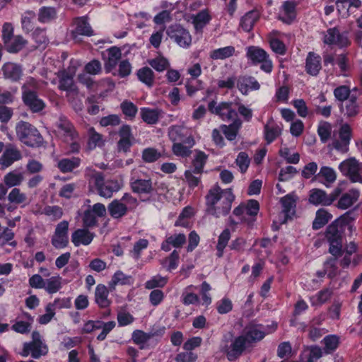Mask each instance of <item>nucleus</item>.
<instances>
[{"label": "nucleus", "instance_id": "13d9d810", "mask_svg": "<svg viewBox=\"0 0 362 362\" xmlns=\"http://www.w3.org/2000/svg\"><path fill=\"white\" fill-rule=\"evenodd\" d=\"M168 135L170 139L175 144L185 141L187 136L184 134V129L179 126L173 127L170 129Z\"/></svg>", "mask_w": 362, "mask_h": 362}, {"label": "nucleus", "instance_id": "6e6552de", "mask_svg": "<svg viewBox=\"0 0 362 362\" xmlns=\"http://www.w3.org/2000/svg\"><path fill=\"white\" fill-rule=\"evenodd\" d=\"M47 353L48 347L43 341L40 334L34 331L32 333V341L23 344L21 355L26 357L30 354L33 358L37 359Z\"/></svg>", "mask_w": 362, "mask_h": 362}, {"label": "nucleus", "instance_id": "79ce46f5", "mask_svg": "<svg viewBox=\"0 0 362 362\" xmlns=\"http://www.w3.org/2000/svg\"><path fill=\"white\" fill-rule=\"evenodd\" d=\"M230 238V231L229 229L226 228L222 231L218 238V243L216 245L218 257H221L223 255V250L227 246L228 241Z\"/></svg>", "mask_w": 362, "mask_h": 362}, {"label": "nucleus", "instance_id": "7ed1b4c3", "mask_svg": "<svg viewBox=\"0 0 362 362\" xmlns=\"http://www.w3.org/2000/svg\"><path fill=\"white\" fill-rule=\"evenodd\" d=\"M344 230V221L342 218L335 220L326 229L325 238L329 244V252L333 256L340 257L342 254Z\"/></svg>", "mask_w": 362, "mask_h": 362}, {"label": "nucleus", "instance_id": "f8f14e48", "mask_svg": "<svg viewBox=\"0 0 362 362\" xmlns=\"http://www.w3.org/2000/svg\"><path fill=\"white\" fill-rule=\"evenodd\" d=\"M339 169L345 175L348 176L353 182H362V163H359L355 158H350L339 164Z\"/></svg>", "mask_w": 362, "mask_h": 362}, {"label": "nucleus", "instance_id": "6ab92c4d", "mask_svg": "<svg viewBox=\"0 0 362 362\" xmlns=\"http://www.w3.org/2000/svg\"><path fill=\"white\" fill-rule=\"evenodd\" d=\"M237 88L243 95H247L250 90H258L259 83L251 76H241L238 78Z\"/></svg>", "mask_w": 362, "mask_h": 362}, {"label": "nucleus", "instance_id": "a18cd8bd", "mask_svg": "<svg viewBox=\"0 0 362 362\" xmlns=\"http://www.w3.org/2000/svg\"><path fill=\"white\" fill-rule=\"evenodd\" d=\"M322 342L325 344V352L326 354H331L338 347L339 337L335 334L327 335L323 339Z\"/></svg>", "mask_w": 362, "mask_h": 362}, {"label": "nucleus", "instance_id": "4468645a", "mask_svg": "<svg viewBox=\"0 0 362 362\" xmlns=\"http://www.w3.org/2000/svg\"><path fill=\"white\" fill-rule=\"evenodd\" d=\"M57 132L65 141H73L78 139V133L73 124L64 117H61L56 123Z\"/></svg>", "mask_w": 362, "mask_h": 362}, {"label": "nucleus", "instance_id": "37998d69", "mask_svg": "<svg viewBox=\"0 0 362 362\" xmlns=\"http://www.w3.org/2000/svg\"><path fill=\"white\" fill-rule=\"evenodd\" d=\"M59 78V88L62 90L69 91L73 90V78L65 71H59L57 74Z\"/></svg>", "mask_w": 362, "mask_h": 362}, {"label": "nucleus", "instance_id": "bf43d9fd", "mask_svg": "<svg viewBox=\"0 0 362 362\" xmlns=\"http://www.w3.org/2000/svg\"><path fill=\"white\" fill-rule=\"evenodd\" d=\"M22 173L18 172H11L4 177V182L8 187L18 185L23 181Z\"/></svg>", "mask_w": 362, "mask_h": 362}, {"label": "nucleus", "instance_id": "e2e57ef3", "mask_svg": "<svg viewBox=\"0 0 362 362\" xmlns=\"http://www.w3.org/2000/svg\"><path fill=\"white\" fill-rule=\"evenodd\" d=\"M35 18V13L33 11H29L24 13L21 19L22 27L24 30L26 32L33 30L34 28L33 20Z\"/></svg>", "mask_w": 362, "mask_h": 362}, {"label": "nucleus", "instance_id": "f257e3e1", "mask_svg": "<svg viewBox=\"0 0 362 362\" xmlns=\"http://www.w3.org/2000/svg\"><path fill=\"white\" fill-rule=\"evenodd\" d=\"M235 196L231 189H222L219 186L211 187L206 196V211L208 214L219 218L228 214Z\"/></svg>", "mask_w": 362, "mask_h": 362}, {"label": "nucleus", "instance_id": "5fc2aeb1", "mask_svg": "<svg viewBox=\"0 0 362 362\" xmlns=\"http://www.w3.org/2000/svg\"><path fill=\"white\" fill-rule=\"evenodd\" d=\"M133 282L132 278L130 276H127L124 274L121 271H117L113 275L110 286H115L117 284H121V285H129L132 284Z\"/></svg>", "mask_w": 362, "mask_h": 362}, {"label": "nucleus", "instance_id": "49530a36", "mask_svg": "<svg viewBox=\"0 0 362 362\" xmlns=\"http://www.w3.org/2000/svg\"><path fill=\"white\" fill-rule=\"evenodd\" d=\"M62 288V278L59 276H52L45 280L44 288L49 293H57Z\"/></svg>", "mask_w": 362, "mask_h": 362}, {"label": "nucleus", "instance_id": "7c9ffc66", "mask_svg": "<svg viewBox=\"0 0 362 362\" xmlns=\"http://www.w3.org/2000/svg\"><path fill=\"white\" fill-rule=\"evenodd\" d=\"M241 126L242 121L240 119H235L229 125L221 124L220 129L228 141H234L237 137Z\"/></svg>", "mask_w": 362, "mask_h": 362}, {"label": "nucleus", "instance_id": "423d86ee", "mask_svg": "<svg viewBox=\"0 0 362 362\" xmlns=\"http://www.w3.org/2000/svg\"><path fill=\"white\" fill-rule=\"evenodd\" d=\"M341 192V188L339 187H335L329 194L323 189L313 188L309 191L308 202L315 206H329L339 198Z\"/></svg>", "mask_w": 362, "mask_h": 362}, {"label": "nucleus", "instance_id": "774afa93", "mask_svg": "<svg viewBox=\"0 0 362 362\" xmlns=\"http://www.w3.org/2000/svg\"><path fill=\"white\" fill-rule=\"evenodd\" d=\"M197 355L192 351H185L177 354L175 358L176 362H195Z\"/></svg>", "mask_w": 362, "mask_h": 362}, {"label": "nucleus", "instance_id": "412c9836", "mask_svg": "<svg viewBox=\"0 0 362 362\" xmlns=\"http://www.w3.org/2000/svg\"><path fill=\"white\" fill-rule=\"evenodd\" d=\"M1 71L5 78L16 82L21 78L23 69L21 66L13 62H6L1 67Z\"/></svg>", "mask_w": 362, "mask_h": 362}, {"label": "nucleus", "instance_id": "a211bd4d", "mask_svg": "<svg viewBox=\"0 0 362 362\" xmlns=\"http://www.w3.org/2000/svg\"><path fill=\"white\" fill-rule=\"evenodd\" d=\"M22 100L25 105L33 113L40 112L46 106L45 103L39 98L37 92L22 94Z\"/></svg>", "mask_w": 362, "mask_h": 362}, {"label": "nucleus", "instance_id": "f03ea898", "mask_svg": "<svg viewBox=\"0 0 362 362\" xmlns=\"http://www.w3.org/2000/svg\"><path fill=\"white\" fill-rule=\"evenodd\" d=\"M86 177L88 180L89 186L95 187L99 195L103 197L110 198L112 196L114 192L119 190V187L117 182L113 180L105 181L103 174L95 169L87 168Z\"/></svg>", "mask_w": 362, "mask_h": 362}, {"label": "nucleus", "instance_id": "1a4fd4ad", "mask_svg": "<svg viewBox=\"0 0 362 362\" xmlns=\"http://www.w3.org/2000/svg\"><path fill=\"white\" fill-rule=\"evenodd\" d=\"M247 57L250 59L252 64H261V69L266 73H270L272 71L273 65L272 60L269 59V54L263 49L250 46L247 49Z\"/></svg>", "mask_w": 362, "mask_h": 362}, {"label": "nucleus", "instance_id": "338daca9", "mask_svg": "<svg viewBox=\"0 0 362 362\" xmlns=\"http://www.w3.org/2000/svg\"><path fill=\"white\" fill-rule=\"evenodd\" d=\"M42 213L54 221L59 219L63 215L62 209L58 206H47Z\"/></svg>", "mask_w": 362, "mask_h": 362}, {"label": "nucleus", "instance_id": "69168bd1", "mask_svg": "<svg viewBox=\"0 0 362 362\" xmlns=\"http://www.w3.org/2000/svg\"><path fill=\"white\" fill-rule=\"evenodd\" d=\"M25 194L21 192L18 188H13L8 195V199L11 203L19 204L26 201Z\"/></svg>", "mask_w": 362, "mask_h": 362}, {"label": "nucleus", "instance_id": "2eb2a0df", "mask_svg": "<svg viewBox=\"0 0 362 362\" xmlns=\"http://www.w3.org/2000/svg\"><path fill=\"white\" fill-rule=\"evenodd\" d=\"M323 42L332 45L346 47L349 40L345 33H341L337 28H329L324 35Z\"/></svg>", "mask_w": 362, "mask_h": 362}, {"label": "nucleus", "instance_id": "393cba45", "mask_svg": "<svg viewBox=\"0 0 362 362\" xmlns=\"http://www.w3.org/2000/svg\"><path fill=\"white\" fill-rule=\"evenodd\" d=\"M186 243V236L183 233H175L166 238L161 244V250L165 252H169L171 246L175 248H180Z\"/></svg>", "mask_w": 362, "mask_h": 362}, {"label": "nucleus", "instance_id": "bb28decb", "mask_svg": "<svg viewBox=\"0 0 362 362\" xmlns=\"http://www.w3.org/2000/svg\"><path fill=\"white\" fill-rule=\"evenodd\" d=\"M359 195L360 192L358 190L355 189H350L341 196L336 206L338 209H346L358 200Z\"/></svg>", "mask_w": 362, "mask_h": 362}, {"label": "nucleus", "instance_id": "39448f33", "mask_svg": "<svg viewBox=\"0 0 362 362\" xmlns=\"http://www.w3.org/2000/svg\"><path fill=\"white\" fill-rule=\"evenodd\" d=\"M139 205V201L130 194L126 193L119 199H114L109 204L107 209L113 218H121L129 211H134Z\"/></svg>", "mask_w": 362, "mask_h": 362}, {"label": "nucleus", "instance_id": "4be33fe9", "mask_svg": "<svg viewBox=\"0 0 362 362\" xmlns=\"http://www.w3.org/2000/svg\"><path fill=\"white\" fill-rule=\"evenodd\" d=\"M95 236V233L90 232L87 228L77 229L71 235V241L76 247H78L81 245H88Z\"/></svg>", "mask_w": 362, "mask_h": 362}, {"label": "nucleus", "instance_id": "a878e982", "mask_svg": "<svg viewBox=\"0 0 362 362\" xmlns=\"http://www.w3.org/2000/svg\"><path fill=\"white\" fill-rule=\"evenodd\" d=\"M323 319L321 316L314 317L308 325V337L315 341L322 337L327 331L320 327Z\"/></svg>", "mask_w": 362, "mask_h": 362}, {"label": "nucleus", "instance_id": "9d476101", "mask_svg": "<svg viewBox=\"0 0 362 362\" xmlns=\"http://www.w3.org/2000/svg\"><path fill=\"white\" fill-rule=\"evenodd\" d=\"M130 187L133 192L138 194H151L153 192L151 177L145 174L134 172L130 178Z\"/></svg>", "mask_w": 362, "mask_h": 362}, {"label": "nucleus", "instance_id": "b1692460", "mask_svg": "<svg viewBox=\"0 0 362 362\" xmlns=\"http://www.w3.org/2000/svg\"><path fill=\"white\" fill-rule=\"evenodd\" d=\"M341 112L348 119L355 117L360 112V106L357 103L356 97L351 95L339 106Z\"/></svg>", "mask_w": 362, "mask_h": 362}, {"label": "nucleus", "instance_id": "cd10ccee", "mask_svg": "<svg viewBox=\"0 0 362 362\" xmlns=\"http://www.w3.org/2000/svg\"><path fill=\"white\" fill-rule=\"evenodd\" d=\"M321 57L320 55L309 52L305 62V70L311 76H317L321 69Z\"/></svg>", "mask_w": 362, "mask_h": 362}, {"label": "nucleus", "instance_id": "58836bf2", "mask_svg": "<svg viewBox=\"0 0 362 362\" xmlns=\"http://www.w3.org/2000/svg\"><path fill=\"white\" fill-rule=\"evenodd\" d=\"M296 199L293 194H287L281 199V203L283 207V212L286 216H290L294 214L296 208Z\"/></svg>", "mask_w": 362, "mask_h": 362}, {"label": "nucleus", "instance_id": "3c124183", "mask_svg": "<svg viewBox=\"0 0 362 362\" xmlns=\"http://www.w3.org/2000/svg\"><path fill=\"white\" fill-rule=\"evenodd\" d=\"M148 64L158 72H162L170 66L168 60L163 56H158L148 61Z\"/></svg>", "mask_w": 362, "mask_h": 362}, {"label": "nucleus", "instance_id": "f3484780", "mask_svg": "<svg viewBox=\"0 0 362 362\" xmlns=\"http://www.w3.org/2000/svg\"><path fill=\"white\" fill-rule=\"evenodd\" d=\"M68 228L69 223L62 221L57 224L54 235L52 238V244L56 248H64L68 243Z\"/></svg>", "mask_w": 362, "mask_h": 362}, {"label": "nucleus", "instance_id": "603ef678", "mask_svg": "<svg viewBox=\"0 0 362 362\" xmlns=\"http://www.w3.org/2000/svg\"><path fill=\"white\" fill-rule=\"evenodd\" d=\"M211 17L206 11H202L193 18V23L196 30L202 29L209 23Z\"/></svg>", "mask_w": 362, "mask_h": 362}, {"label": "nucleus", "instance_id": "6e6d98bb", "mask_svg": "<svg viewBox=\"0 0 362 362\" xmlns=\"http://www.w3.org/2000/svg\"><path fill=\"white\" fill-rule=\"evenodd\" d=\"M179 259V252L175 250L171 252L169 257L161 261V264L165 266L166 264H168L167 270L170 272L177 267Z\"/></svg>", "mask_w": 362, "mask_h": 362}, {"label": "nucleus", "instance_id": "ea45409f", "mask_svg": "<svg viewBox=\"0 0 362 362\" xmlns=\"http://www.w3.org/2000/svg\"><path fill=\"white\" fill-rule=\"evenodd\" d=\"M75 23L76 27L74 33L86 36H91L93 35V30L87 22L86 18L83 17L77 18Z\"/></svg>", "mask_w": 362, "mask_h": 362}, {"label": "nucleus", "instance_id": "aec40b11", "mask_svg": "<svg viewBox=\"0 0 362 362\" xmlns=\"http://www.w3.org/2000/svg\"><path fill=\"white\" fill-rule=\"evenodd\" d=\"M194 139L192 136H187L185 141L173 144L172 151L177 156L188 157L192 153L191 148L194 145Z\"/></svg>", "mask_w": 362, "mask_h": 362}, {"label": "nucleus", "instance_id": "473e14b6", "mask_svg": "<svg viewBox=\"0 0 362 362\" xmlns=\"http://www.w3.org/2000/svg\"><path fill=\"white\" fill-rule=\"evenodd\" d=\"M109 291L107 288L103 284H98L95 288V299L96 303L100 308H107L110 304L108 299Z\"/></svg>", "mask_w": 362, "mask_h": 362}, {"label": "nucleus", "instance_id": "4c0bfd02", "mask_svg": "<svg viewBox=\"0 0 362 362\" xmlns=\"http://www.w3.org/2000/svg\"><path fill=\"white\" fill-rule=\"evenodd\" d=\"M233 46H227L222 48L214 49L210 52V57L214 60L225 59L232 57L235 53Z\"/></svg>", "mask_w": 362, "mask_h": 362}, {"label": "nucleus", "instance_id": "864d4df0", "mask_svg": "<svg viewBox=\"0 0 362 362\" xmlns=\"http://www.w3.org/2000/svg\"><path fill=\"white\" fill-rule=\"evenodd\" d=\"M317 133L322 143H326L331 136L332 125L328 122H321L317 128Z\"/></svg>", "mask_w": 362, "mask_h": 362}, {"label": "nucleus", "instance_id": "0e129e2a", "mask_svg": "<svg viewBox=\"0 0 362 362\" xmlns=\"http://www.w3.org/2000/svg\"><path fill=\"white\" fill-rule=\"evenodd\" d=\"M160 156V153L153 148H145L142 152V159L146 163L155 162L158 160Z\"/></svg>", "mask_w": 362, "mask_h": 362}, {"label": "nucleus", "instance_id": "c03bdc74", "mask_svg": "<svg viewBox=\"0 0 362 362\" xmlns=\"http://www.w3.org/2000/svg\"><path fill=\"white\" fill-rule=\"evenodd\" d=\"M137 76L139 79L148 86L151 87L153 86L154 81V74L149 67L146 66L140 69L137 71Z\"/></svg>", "mask_w": 362, "mask_h": 362}, {"label": "nucleus", "instance_id": "09e8293b", "mask_svg": "<svg viewBox=\"0 0 362 362\" xmlns=\"http://www.w3.org/2000/svg\"><path fill=\"white\" fill-rule=\"evenodd\" d=\"M25 41L21 36H16L11 39L9 42L5 44L6 49L9 52L16 53L23 49Z\"/></svg>", "mask_w": 362, "mask_h": 362}, {"label": "nucleus", "instance_id": "0eeeda50", "mask_svg": "<svg viewBox=\"0 0 362 362\" xmlns=\"http://www.w3.org/2000/svg\"><path fill=\"white\" fill-rule=\"evenodd\" d=\"M208 110L211 114L219 117L223 121L240 119L238 117L237 110L232 102H217L213 100L209 103Z\"/></svg>", "mask_w": 362, "mask_h": 362}, {"label": "nucleus", "instance_id": "5701e85b", "mask_svg": "<svg viewBox=\"0 0 362 362\" xmlns=\"http://www.w3.org/2000/svg\"><path fill=\"white\" fill-rule=\"evenodd\" d=\"M314 180L318 181L325 185L329 187L337 180V174L335 170L328 166H322L317 174L313 178Z\"/></svg>", "mask_w": 362, "mask_h": 362}, {"label": "nucleus", "instance_id": "a19ab883", "mask_svg": "<svg viewBox=\"0 0 362 362\" xmlns=\"http://www.w3.org/2000/svg\"><path fill=\"white\" fill-rule=\"evenodd\" d=\"M140 113L142 119L147 124H153L158 121L160 111L158 109L144 107Z\"/></svg>", "mask_w": 362, "mask_h": 362}, {"label": "nucleus", "instance_id": "c85d7f7f", "mask_svg": "<svg viewBox=\"0 0 362 362\" xmlns=\"http://www.w3.org/2000/svg\"><path fill=\"white\" fill-rule=\"evenodd\" d=\"M244 334L251 344L262 340L265 336V332L262 325H250L245 329Z\"/></svg>", "mask_w": 362, "mask_h": 362}, {"label": "nucleus", "instance_id": "4d7b16f0", "mask_svg": "<svg viewBox=\"0 0 362 362\" xmlns=\"http://www.w3.org/2000/svg\"><path fill=\"white\" fill-rule=\"evenodd\" d=\"M168 282V278L163 277L160 275L153 276L151 279L145 283L146 289H154L156 288H162Z\"/></svg>", "mask_w": 362, "mask_h": 362}, {"label": "nucleus", "instance_id": "de8ad7c7", "mask_svg": "<svg viewBox=\"0 0 362 362\" xmlns=\"http://www.w3.org/2000/svg\"><path fill=\"white\" fill-rule=\"evenodd\" d=\"M88 146L89 149H93L96 146H100L103 144L102 135L96 132L93 127L88 129Z\"/></svg>", "mask_w": 362, "mask_h": 362}, {"label": "nucleus", "instance_id": "dca6fc26", "mask_svg": "<svg viewBox=\"0 0 362 362\" xmlns=\"http://www.w3.org/2000/svg\"><path fill=\"white\" fill-rule=\"evenodd\" d=\"M21 158L22 155L20 150L15 145L8 144L6 146L5 151L0 157V165L2 169H5Z\"/></svg>", "mask_w": 362, "mask_h": 362}, {"label": "nucleus", "instance_id": "e433bc0d", "mask_svg": "<svg viewBox=\"0 0 362 362\" xmlns=\"http://www.w3.org/2000/svg\"><path fill=\"white\" fill-rule=\"evenodd\" d=\"M259 18V15L257 11H251L248 13H247L240 21V26L242 28L246 31L250 32L255 23L257 22V21Z\"/></svg>", "mask_w": 362, "mask_h": 362}, {"label": "nucleus", "instance_id": "680f3d73", "mask_svg": "<svg viewBox=\"0 0 362 362\" xmlns=\"http://www.w3.org/2000/svg\"><path fill=\"white\" fill-rule=\"evenodd\" d=\"M121 109L124 115L130 118L133 119L135 117L138 109L137 107L132 102L125 100L120 105Z\"/></svg>", "mask_w": 362, "mask_h": 362}, {"label": "nucleus", "instance_id": "72a5a7b5", "mask_svg": "<svg viewBox=\"0 0 362 362\" xmlns=\"http://www.w3.org/2000/svg\"><path fill=\"white\" fill-rule=\"evenodd\" d=\"M81 164V159L78 157L71 158H63L57 163V167L61 172L66 173L73 171Z\"/></svg>", "mask_w": 362, "mask_h": 362}, {"label": "nucleus", "instance_id": "f704fd0d", "mask_svg": "<svg viewBox=\"0 0 362 362\" xmlns=\"http://www.w3.org/2000/svg\"><path fill=\"white\" fill-rule=\"evenodd\" d=\"M332 216L325 209H320L316 212L315 218L313 222V228L318 230L326 225Z\"/></svg>", "mask_w": 362, "mask_h": 362}, {"label": "nucleus", "instance_id": "052dcab7", "mask_svg": "<svg viewBox=\"0 0 362 362\" xmlns=\"http://www.w3.org/2000/svg\"><path fill=\"white\" fill-rule=\"evenodd\" d=\"M84 71L90 75L100 74L102 72V64L99 60L93 59L85 65Z\"/></svg>", "mask_w": 362, "mask_h": 362}, {"label": "nucleus", "instance_id": "8fccbe9b", "mask_svg": "<svg viewBox=\"0 0 362 362\" xmlns=\"http://www.w3.org/2000/svg\"><path fill=\"white\" fill-rule=\"evenodd\" d=\"M56 16L57 12L54 8L44 6L40 9L38 20L42 23H48L54 19Z\"/></svg>", "mask_w": 362, "mask_h": 362}, {"label": "nucleus", "instance_id": "c756f323", "mask_svg": "<svg viewBox=\"0 0 362 362\" xmlns=\"http://www.w3.org/2000/svg\"><path fill=\"white\" fill-rule=\"evenodd\" d=\"M282 127L274 123L273 121H269L264 128V139L268 144L273 142L278 136L281 134Z\"/></svg>", "mask_w": 362, "mask_h": 362}, {"label": "nucleus", "instance_id": "c9c22d12", "mask_svg": "<svg viewBox=\"0 0 362 362\" xmlns=\"http://www.w3.org/2000/svg\"><path fill=\"white\" fill-rule=\"evenodd\" d=\"M207 158V155H206L203 151H196V154L192 162V170H193L194 173L202 175Z\"/></svg>", "mask_w": 362, "mask_h": 362}, {"label": "nucleus", "instance_id": "9b49d317", "mask_svg": "<svg viewBox=\"0 0 362 362\" xmlns=\"http://www.w3.org/2000/svg\"><path fill=\"white\" fill-rule=\"evenodd\" d=\"M249 344L247 337L245 334H242L235 337L230 345L227 342L221 345V351L226 354L229 361H235L243 354Z\"/></svg>", "mask_w": 362, "mask_h": 362}, {"label": "nucleus", "instance_id": "20e7f679", "mask_svg": "<svg viewBox=\"0 0 362 362\" xmlns=\"http://www.w3.org/2000/svg\"><path fill=\"white\" fill-rule=\"evenodd\" d=\"M16 133L18 139L28 146L40 147L44 143L43 137L37 128L28 122H18Z\"/></svg>", "mask_w": 362, "mask_h": 362}, {"label": "nucleus", "instance_id": "2f4dec72", "mask_svg": "<svg viewBox=\"0 0 362 362\" xmlns=\"http://www.w3.org/2000/svg\"><path fill=\"white\" fill-rule=\"evenodd\" d=\"M107 59L105 63V68L107 72H110L114 69L121 59L122 52L119 48L112 47L107 50Z\"/></svg>", "mask_w": 362, "mask_h": 362}, {"label": "nucleus", "instance_id": "ddd939ff", "mask_svg": "<svg viewBox=\"0 0 362 362\" xmlns=\"http://www.w3.org/2000/svg\"><path fill=\"white\" fill-rule=\"evenodd\" d=\"M166 34L179 46L187 48L192 43V37L189 31L179 24H174L169 26Z\"/></svg>", "mask_w": 362, "mask_h": 362}]
</instances>
